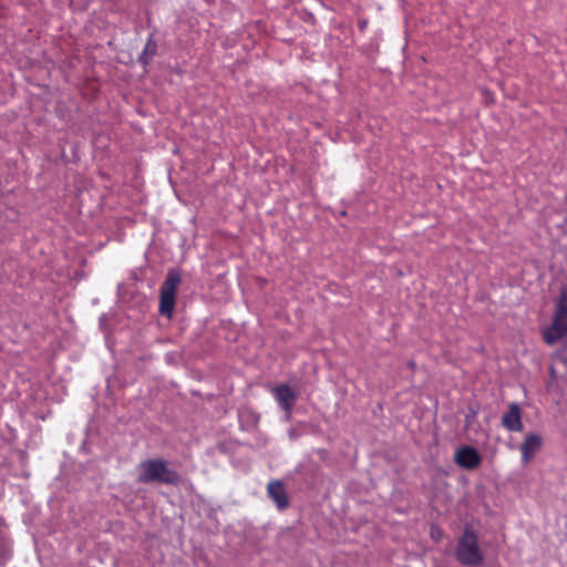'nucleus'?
<instances>
[{
	"mask_svg": "<svg viewBox=\"0 0 567 567\" xmlns=\"http://www.w3.org/2000/svg\"><path fill=\"white\" fill-rule=\"evenodd\" d=\"M456 559L464 566L476 567L483 564L484 553L478 546L476 532L466 526L458 538L455 549Z\"/></svg>",
	"mask_w": 567,
	"mask_h": 567,
	"instance_id": "obj_3",
	"label": "nucleus"
},
{
	"mask_svg": "<svg viewBox=\"0 0 567 567\" xmlns=\"http://www.w3.org/2000/svg\"><path fill=\"white\" fill-rule=\"evenodd\" d=\"M136 482L140 484H158L178 486L183 478L174 468L169 467L168 461L163 457L147 458L136 466Z\"/></svg>",
	"mask_w": 567,
	"mask_h": 567,
	"instance_id": "obj_1",
	"label": "nucleus"
},
{
	"mask_svg": "<svg viewBox=\"0 0 567 567\" xmlns=\"http://www.w3.org/2000/svg\"><path fill=\"white\" fill-rule=\"evenodd\" d=\"M365 24H367V22H365V21H364V22H362L360 28H361V29L365 28Z\"/></svg>",
	"mask_w": 567,
	"mask_h": 567,
	"instance_id": "obj_14",
	"label": "nucleus"
},
{
	"mask_svg": "<svg viewBox=\"0 0 567 567\" xmlns=\"http://www.w3.org/2000/svg\"><path fill=\"white\" fill-rule=\"evenodd\" d=\"M408 367L411 369H414V367H415L414 361H409Z\"/></svg>",
	"mask_w": 567,
	"mask_h": 567,
	"instance_id": "obj_12",
	"label": "nucleus"
},
{
	"mask_svg": "<svg viewBox=\"0 0 567 567\" xmlns=\"http://www.w3.org/2000/svg\"><path fill=\"white\" fill-rule=\"evenodd\" d=\"M182 281L181 274L176 269H169L161 286L159 313L172 318L176 303V291Z\"/></svg>",
	"mask_w": 567,
	"mask_h": 567,
	"instance_id": "obj_4",
	"label": "nucleus"
},
{
	"mask_svg": "<svg viewBox=\"0 0 567 567\" xmlns=\"http://www.w3.org/2000/svg\"><path fill=\"white\" fill-rule=\"evenodd\" d=\"M542 334L548 346H554L567 337V285L560 288L551 323L543 329Z\"/></svg>",
	"mask_w": 567,
	"mask_h": 567,
	"instance_id": "obj_2",
	"label": "nucleus"
},
{
	"mask_svg": "<svg viewBox=\"0 0 567 567\" xmlns=\"http://www.w3.org/2000/svg\"><path fill=\"white\" fill-rule=\"evenodd\" d=\"M318 453L323 457L327 454L326 450H319Z\"/></svg>",
	"mask_w": 567,
	"mask_h": 567,
	"instance_id": "obj_13",
	"label": "nucleus"
},
{
	"mask_svg": "<svg viewBox=\"0 0 567 567\" xmlns=\"http://www.w3.org/2000/svg\"><path fill=\"white\" fill-rule=\"evenodd\" d=\"M157 54V42L155 41L154 39V35L151 34L148 38H147V41L144 45V49L143 51L141 52L137 61L144 66L146 68L151 61L153 60V58Z\"/></svg>",
	"mask_w": 567,
	"mask_h": 567,
	"instance_id": "obj_10",
	"label": "nucleus"
},
{
	"mask_svg": "<svg viewBox=\"0 0 567 567\" xmlns=\"http://www.w3.org/2000/svg\"><path fill=\"white\" fill-rule=\"evenodd\" d=\"M502 425L511 432H522L524 429L522 422L520 408L516 402L509 404L507 412L502 416Z\"/></svg>",
	"mask_w": 567,
	"mask_h": 567,
	"instance_id": "obj_8",
	"label": "nucleus"
},
{
	"mask_svg": "<svg viewBox=\"0 0 567 567\" xmlns=\"http://www.w3.org/2000/svg\"><path fill=\"white\" fill-rule=\"evenodd\" d=\"M475 416H476V411L471 410V411H470V413H467V414L465 415V422H466V424H471V423L473 422V420L475 419Z\"/></svg>",
	"mask_w": 567,
	"mask_h": 567,
	"instance_id": "obj_11",
	"label": "nucleus"
},
{
	"mask_svg": "<svg viewBox=\"0 0 567 567\" xmlns=\"http://www.w3.org/2000/svg\"><path fill=\"white\" fill-rule=\"evenodd\" d=\"M542 445L543 437L539 434H527L520 444L522 461L524 463L529 462L534 454L540 450Z\"/></svg>",
	"mask_w": 567,
	"mask_h": 567,
	"instance_id": "obj_9",
	"label": "nucleus"
},
{
	"mask_svg": "<svg viewBox=\"0 0 567 567\" xmlns=\"http://www.w3.org/2000/svg\"><path fill=\"white\" fill-rule=\"evenodd\" d=\"M268 497L276 504L279 511H284L289 506V497L285 485L281 481L275 480L268 483Z\"/></svg>",
	"mask_w": 567,
	"mask_h": 567,
	"instance_id": "obj_7",
	"label": "nucleus"
},
{
	"mask_svg": "<svg viewBox=\"0 0 567 567\" xmlns=\"http://www.w3.org/2000/svg\"><path fill=\"white\" fill-rule=\"evenodd\" d=\"M272 394L278 405L290 416L293 404L297 400V393L290 388L289 384L284 383L274 388Z\"/></svg>",
	"mask_w": 567,
	"mask_h": 567,
	"instance_id": "obj_6",
	"label": "nucleus"
},
{
	"mask_svg": "<svg viewBox=\"0 0 567 567\" xmlns=\"http://www.w3.org/2000/svg\"><path fill=\"white\" fill-rule=\"evenodd\" d=\"M454 461L462 468L475 470L482 463V455L475 447L463 445L456 450Z\"/></svg>",
	"mask_w": 567,
	"mask_h": 567,
	"instance_id": "obj_5",
	"label": "nucleus"
}]
</instances>
